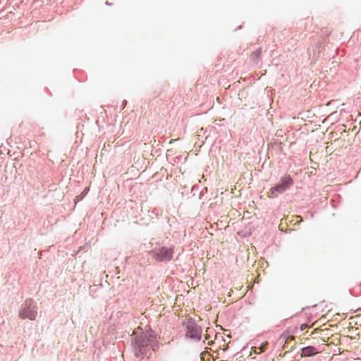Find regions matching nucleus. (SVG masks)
<instances>
[{"mask_svg": "<svg viewBox=\"0 0 361 361\" xmlns=\"http://www.w3.org/2000/svg\"><path fill=\"white\" fill-rule=\"evenodd\" d=\"M154 338L147 334H142L136 338L135 341V355L137 357H144L147 355L148 351L152 349L155 350Z\"/></svg>", "mask_w": 361, "mask_h": 361, "instance_id": "f257e3e1", "label": "nucleus"}, {"mask_svg": "<svg viewBox=\"0 0 361 361\" xmlns=\"http://www.w3.org/2000/svg\"><path fill=\"white\" fill-rule=\"evenodd\" d=\"M293 185V180L290 176L282 177L281 178L280 183L271 188L270 190L267 192V197L269 198L276 197L279 194H281L284 191L287 190Z\"/></svg>", "mask_w": 361, "mask_h": 361, "instance_id": "f03ea898", "label": "nucleus"}, {"mask_svg": "<svg viewBox=\"0 0 361 361\" xmlns=\"http://www.w3.org/2000/svg\"><path fill=\"white\" fill-rule=\"evenodd\" d=\"M37 314V308L34 305L33 301L28 300L22 305L21 310L19 312V317L22 319H29L30 320H35Z\"/></svg>", "mask_w": 361, "mask_h": 361, "instance_id": "7ed1b4c3", "label": "nucleus"}, {"mask_svg": "<svg viewBox=\"0 0 361 361\" xmlns=\"http://www.w3.org/2000/svg\"><path fill=\"white\" fill-rule=\"evenodd\" d=\"M201 328L193 322H188L187 324L186 336L195 341L201 338Z\"/></svg>", "mask_w": 361, "mask_h": 361, "instance_id": "20e7f679", "label": "nucleus"}, {"mask_svg": "<svg viewBox=\"0 0 361 361\" xmlns=\"http://www.w3.org/2000/svg\"><path fill=\"white\" fill-rule=\"evenodd\" d=\"M173 252L172 248L163 247L155 252L154 257L156 260L160 262L170 260L173 257Z\"/></svg>", "mask_w": 361, "mask_h": 361, "instance_id": "39448f33", "label": "nucleus"}, {"mask_svg": "<svg viewBox=\"0 0 361 361\" xmlns=\"http://www.w3.org/2000/svg\"><path fill=\"white\" fill-rule=\"evenodd\" d=\"M320 351L313 346H307L301 350V357H309L319 353Z\"/></svg>", "mask_w": 361, "mask_h": 361, "instance_id": "423d86ee", "label": "nucleus"}, {"mask_svg": "<svg viewBox=\"0 0 361 361\" xmlns=\"http://www.w3.org/2000/svg\"><path fill=\"white\" fill-rule=\"evenodd\" d=\"M261 56V49H258L255 51H254L251 55L250 57L253 61H257Z\"/></svg>", "mask_w": 361, "mask_h": 361, "instance_id": "0eeeda50", "label": "nucleus"}, {"mask_svg": "<svg viewBox=\"0 0 361 361\" xmlns=\"http://www.w3.org/2000/svg\"><path fill=\"white\" fill-rule=\"evenodd\" d=\"M204 339L208 341L207 344L211 345L214 343L212 341H209V335L208 334H205L204 335Z\"/></svg>", "mask_w": 361, "mask_h": 361, "instance_id": "6e6552de", "label": "nucleus"}, {"mask_svg": "<svg viewBox=\"0 0 361 361\" xmlns=\"http://www.w3.org/2000/svg\"><path fill=\"white\" fill-rule=\"evenodd\" d=\"M267 343H266L265 344H262L259 348H258V349L259 350V353H262L264 351V348H265V345H267Z\"/></svg>", "mask_w": 361, "mask_h": 361, "instance_id": "1a4fd4ad", "label": "nucleus"}, {"mask_svg": "<svg viewBox=\"0 0 361 361\" xmlns=\"http://www.w3.org/2000/svg\"><path fill=\"white\" fill-rule=\"evenodd\" d=\"M267 343H266L265 344H262L259 348H258V349L259 350V353H262L264 351V348H265V345H267Z\"/></svg>", "mask_w": 361, "mask_h": 361, "instance_id": "9d476101", "label": "nucleus"}, {"mask_svg": "<svg viewBox=\"0 0 361 361\" xmlns=\"http://www.w3.org/2000/svg\"><path fill=\"white\" fill-rule=\"evenodd\" d=\"M307 327H308L307 324H301V326H300V329H301L302 331H303V330L306 329Z\"/></svg>", "mask_w": 361, "mask_h": 361, "instance_id": "9b49d317", "label": "nucleus"}, {"mask_svg": "<svg viewBox=\"0 0 361 361\" xmlns=\"http://www.w3.org/2000/svg\"><path fill=\"white\" fill-rule=\"evenodd\" d=\"M257 349H258V348H257V347L252 348V350L255 353H259V351H257Z\"/></svg>", "mask_w": 361, "mask_h": 361, "instance_id": "f8f14e48", "label": "nucleus"}, {"mask_svg": "<svg viewBox=\"0 0 361 361\" xmlns=\"http://www.w3.org/2000/svg\"><path fill=\"white\" fill-rule=\"evenodd\" d=\"M298 218H300V221H299L300 222L302 221V217H301V216H298Z\"/></svg>", "mask_w": 361, "mask_h": 361, "instance_id": "ddd939ff", "label": "nucleus"}, {"mask_svg": "<svg viewBox=\"0 0 361 361\" xmlns=\"http://www.w3.org/2000/svg\"><path fill=\"white\" fill-rule=\"evenodd\" d=\"M227 348H228V344H226V347L224 348V350H226Z\"/></svg>", "mask_w": 361, "mask_h": 361, "instance_id": "4468645a", "label": "nucleus"}, {"mask_svg": "<svg viewBox=\"0 0 361 361\" xmlns=\"http://www.w3.org/2000/svg\"><path fill=\"white\" fill-rule=\"evenodd\" d=\"M217 340H218V337H217V336L216 335V336H215V341H217Z\"/></svg>", "mask_w": 361, "mask_h": 361, "instance_id": "2eb2a0df", "label": "nucleus"}]
</instances>
